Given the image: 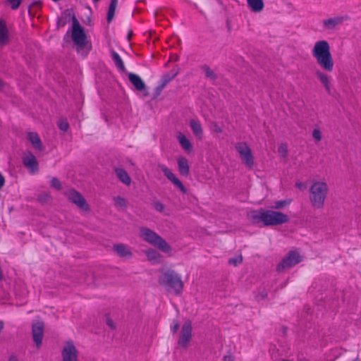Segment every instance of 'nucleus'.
<instances>
[{
    "label": "nucleus",
    "mask_w": 361,
    "mask_h": 361,
    "mask_svg": "<svg viewBox=\"0 0 361 361\" xmlns=\"http://www.w3.org/2000/svg\"><path fill=\"white\" fill-rule=\"evenodd\" d=\"M66 35H70L78 53L87 56L92 49V43L84 27L74 16H72V25L68 30Z\"/></svg>",
    "instance_id": "f257e3e1"
},
{
    "label": "nucleus",
    "mask_w": 361,
    "mask_h": 361,
    "mask_svg": "<svg viewBox=\"0 0 361 361\" xmlns=\"http://www.w3.org/2000/svg\"><path fill=\"white\" fill-rule=\"evenodd\" d=\"M311 54L323 70L327 72H331L334 70V61L330 44L326 40L317 41L313 45Z\"/></svg>",
    "instance_id": "f03ea898"
},
{
    "label": "nucleus",
    "mask_w": 361,
    "mask_h": 361,
    "mask_svg": "<svg viewBox=\"0 0 361 361\" xmlns=\"http://www.w3.org/2000/svg\"><path fill=\"white\" fill-rule=\"evenodd\" d=\"M248 218L253 224H262L264 226L281 224L288 220V216L283 213L263 209L250 212Z\"/></svg>",
    "instance_id": "7ed1b4c3"
},
{
    "label": "nucleus",
    "mask_w": 361,
    "mask_h": 361,
    "mask_svg": "<svg viewBox=\"0 0 361 361\" xmlns=\"http://www.w3.org/2000/svg\"><path fill=\"white\" fill-rule=\"evenodd\" d=\"M328 190V185L324 181H316L312 183L310 188V200L314 208L323 207Z\"/></svg>",
    "instance_id": "20e7f679"
},
{
    "label": "nucleus",
    "mask_w": 361,
    "mask_h": 361,
    "mask_svg": "<svg viewBox=\"0 0 361 361\" xmlns=\"http://www.w3.org/2000/svg\"><path fill=\"white\" fill-rule=\"evenodd\" d=\"M159 281L161 284L166 286L175 294L179 295L183 291V283L180 277L173 271H167L159 277Z\"/></svg>",
    "instance_id": "39448f33"
},
{
    "label": "nucleus",
    "mask_w": 361,
    "mask_h": 361,
    "mask_svg": "<svg viewBox=\"0 0 361 361\" xmlns=\"http://www.w3.org/2000/svg\"><path fill=\"white\" fill-rule=\"evenodd\" d=\"M140 233L141 237L144 240L158 247L162 252L169 253L171 251L169 245L155 232L149 228H142L140 230Z\"/></svg>",
    "instance_id": "423d86ee"
},
{
    "label": "nucleus",
    "mask_w": 361,
    "mask_h": 361,
    "mask_svg": "<svg viewBox=\"0 0 361 361\" xmlns=\"http://www.w3.org/2000/svg\"><path fill=\"white\" fill-rule=\"evenodd\" d=\"M235 149L240 154L242 161L249 168L254 165V158L252 151L245 142H238L235 145Z\"/></svg>",
    "instance_id": "0eeeda50"
},
{
    "label": "nucleus",
    "mask_w": 361,
    "mask_h": 361,
    "mask_svg": "<svg viewBox=\"0 0 361 361\" xmlns=\"http://www.w3.org/2000/svg\"><path fill=\"white\" fill-rule=\"evenodd\" d=\"M302 257L300 253L295 250H292L288 252L282 262L279 264L278 269L282 271L286 269H290L295 264L302 261Z\"/></svg>",
    "instance_id": "6e6552de"
},
{
    "label": "nucleus",
    "mask_w": 361,
    "mask_h": 361,
    "mask_svg": "<svg viewBox=\"0 0 361 361\" xmlns=\"http://www.w3.org/2000/svg\"><path fill=\"white\" fill-rule=\"evenodd\" d=\"M78 350L71 341H66L61 351L62 361H78Z\"/></svg>",
    "instance_id": "1a4fd4ad"
},
{
    "label": "nucleus",
    "mask_w": 361,
    "mask_h": 361,
    "mask_svg": "<svg viewBox=\"0 0 361 361\" xmlns=\"http://www.w3.org/2000/svg\"><path fill=\"white\" fill-rule=\"evenodd\" d=\"M191 338L192 324L190 321H187L182 326L180 337L178 339V345L181 347L186 348L189 344Z\"/></svg>",
    "instance_id": "9d476101"
},
{
    "label": "nucleus",
    "mask_w": 361,
    "mask_h": 361,
    "mask_svg": "<svg viewBox=\"0 0 361 361\" xmlns=\"http://www.w3.org/2000/svg\"><path fill=\"white\" fill-rule=\"evenodd\" d=\"M345 19L346 17L343 16H336L328 18L323 20L322 25L326 30H334L338 25L342 24Z\"/></svg>",
    "instance_id": "9b49d317"
},
{
    "label": "nucleus",
    "mask_w": 361,
    "mask_h": 361,
    "mask_svg": "<svg viewBox=\"0 0 361 361\" xmlns=\"http://www.w3.org/2000/svg\"><path fill=\"white\" fill-rule=\"evenodd\" d=\"M43 332L44 324L42 322H35L32 325V336L34 342L37 347L42 344Z\"/></svg>",
    "instance_id": "f8f14e48"
},
{
    "label": "nucleus",
    "mask_w": 361,
    "mask_h": 361,
    "mask_svg": "<svg viewBox=\"0 0 361 361\" xmlns=\"http://www.w3.org/2000/svg\"><path fill=\"white\" fill-rule=\"evenodd\" d=\"M161 169L164 174L170 180L177 188H178L183 193L186 192V188L183 183L176 177L172 171L166 166H161Z\"/></svg>",
    "instance_id": "ddd939ff"
},
{
    "label": "nucleus",
    "mask_w": 361,
    "mask_h": 361,
    "mask_svg": "<svg viewBox=\"0 0 361 361\" xmlns=\"http://www.w3.org/2000/svg\"><path fill=\"white\" fill-rule=\"evenodd\" d=\"M68 198L82 209H87V204L80 193L75 190H70L68 193Z\"/></svg>",
    "instance_id": "4468645a"
},
{
    "label": "nucleus",
    "mask_w": 361,
    "mask_h": 361,
    "mask_svg": "<svg viewBox=\"0 0 361 361\" xmlns=\"http://www.w3.org/2000/svg\"><path fill=\"white\" fill-rule=\"evenodd\" d=\"M23 164L30 169L32 173H34L38 169V164L35 157L31 154L27 153L23 157Z\"/></svg>",
    "instance_id": "2eb2a0df"
},
{
    "label": "nucleus",
    "mask_w": 361,
    "mask_h": 361,
    "mask_svg": "<svg viewBox=\"0 0 361 361\" xmlns=\"http://www.w3.org/2000/svg\"><path fill=\"white\" fill-rule=\"evenodd\" d=\"M316 76L322 85L324 87L325 90L328 92H331V78L326 73L322 71H317L316 72Z\"/></svg>",
    "instance_id": "dca6fc26"
},
{
    "label": "nucleus",
    "mask_w": 361,
    "mask_h": 361,
    "mask_svg": "<svg viewBox=\"0 0 361 361\" xmlns=\"http://www.w3.org/2000/svg\"><path fill=\"white\" fill-rule=\"evenodd\" d=\"M128 79L137 90H145V84L138 75L130 73L128 74Z\"/></svg>",
    "instance_id": "f3484780"
},
{
    "label": "nucleus",
    "mask_w": 361,
    "mask_h": 361,
    "mask_svg": "<svg viewBox=\"0 0 361 361\" xmlns=\"http://www.w3.org/2000/svg\"><path fill=\"white\" fill-rule=\"evenodd\" d=\"M177 140L183 149L187 153H190L192 150V145L188 138L182 133H178Z\"/></svg>",
    "instance_id": "a211bd4d"
},
{
    "label": "nucleus",
    "mask_w": 361,
    "mask_h": 361,
    "mask_svg": "<svg viewBox=\"0 0 361 361\" xmlns=\"http://www.w3.org/2000/svg\"><path fill=\"white\" fill-rule=\"evenodd\" d=\"M178 171L180 175L188 176L189 173V164L188 161L183 157H179L177 159Z\"/></svg>",
    "instance_id": "6ab92c4d"
},
{
    "label": "nucleus",
    "mask_w": 361,
    "mask_h": 361,
    "mask_svg": "<svg viewBox=\"0 0 361 361\" xmlns=\"http://www.w3.org/2000/svg\"><path fill=\"white\" fill-rule=\"evenodd\" d=\"M27 138L30 142L34 148L37 149H42V142L37 133L30 132L27 135Z\"/></svg>",
    "instance_id": "aec40b11"
},
{
    "label": "nucleus",
    "mask_w": 361,
    "mask_h": 361,
    "mask_svg": "<svg viewBox=\"0 0 361 361\" xmlns=\"http://www.w3.org/2000/svg\"><path fill=\"white\" fill-rule=\"evenodd\" d=\"M248 6L254 12H260L264 8L262 0H247Z\"/></svg>",
    "instance_id": "412c9836"
},
{
    "label": "nucleus",
    "mask_w": 361,
    "mask_h": 361,
    "mask_svg": "<svg viewBox=\"0 0 361 361\" xmlns=\"http://www.w3.org/2000/svg\"><path fill=\"white\" fill-rule=\"evenodd\" d=\"M8 42V31L6 24L0 21V45H4Z\"/></svg>",
    "instance_id": "4be33fe9"
},
{
    "label": "nucleus",
    "mask_w": 361,
    "mask_h": 361,
    "mask_svg": "<svg viewBox=\"0 0 361 361\" xmlns=\"http://www.w3.org/2000/svg\"><path fill=\"white\" fill-rule=\"evenodd\" d=\"M114 250L121 257H128L130 256L131 254L129 248L127 246L122 244L114 245Z\"/></svg>",
    "instance_id": "5701e85b"
},
{
    "label": "nucleus",
    "mask_w": 361,
    "mask_h": 361,
    "mask_svg": "<svg viewBox=\"0 0 361 361\" xmlns=\"http://www.w3.org/2000/svg\"><path fill=\"white\" fill-rule=\"evenodd\" d=\"M190 126L194 134L197 137H201L202 135V129L200 123L196 120H191L190 122Z\"/></svg>",
    "instance_id": "b1692460"
},
{
    "label": "nucleus",
    "mask_w": 361,
    "mask_h": 361,
    "mask_svg": "<svg viewBox=\"0 0 361 361\" xmlns=\"http://www.w3.org/2000/svg\"><path fill=\"white\" fill-rule=\"evenodd\" d=\"M147 257L149 260L154 263H158L161 261V256L160 254L154 250H149L146 252Z\"/></svg>",
    "instance_id": "393cba45"
},
{
    "label": "nucleus",
    "mask_w": 361,
    "mask_h": 361,
    "mask_svg": "<svg viewBox=\"0 0 361 361\" xmlns=\"http://www.w3.org/2000/svg\"><path fill=\"white\" fill-rule=\"evenodd\" d=\"M116 176L125 184L129 185L130 183V178L128 174L122 169H117L116 170Z\"/></svg>",
    "instance_id": "a878e982"
},
{
    "label": "nucleus",
    "mask_w": 361,
    "mask_h": 361,
    "mask_svg": "<svg viewBox=\"0 0 361 361\" xmlns=\"http://www.w3.org/2000/svg\"><path fill=\"white\" fill-rule=\"evenodd\" d=\"M117 4H118V0H111V4L109 6L108 14H107V20L109 22H110L114 16V13H115V11H116Z\"/></svg>",
    "instance_id": "bb28decb"
},
{
    "label": "nucleus",
    "mask_w": 361,
    "mask_h": 361,
    "mask_svg": "<svg viewBox=\"0 0 361 361\" xmlns=\"http://www.w3.org/2000/svg\"><path fill=\"white\" fill-rule=\"evenodd\" d=\"M111 56L117 68L121 71H123L125 68L124 64L118 54H117L115 51H113L111 54Z\"/></svg>",
    "instance_id": "cd10ccee"
},
{
    "label": "nucleus",
    "mask_w": 361,
    "mask_h": 361,
    "mask_svg": "<svg viewBox=\"0 0 361 361\" xmlns=\"http://www.w3.org/2000/svg\"><path fill=\"white\" fill-rule=\"evenodd\" d=\"M57 125L59 128L63 132L67 131L69 128L68 121L63 118H61L60 120H59Z\"/></svg>",
    "instance_id": "c85d7f7f"
},
{
    "label": "nucleus",
    "mask_w": 361,
    "mask_h": 361,
    "mask_svg": "<svg viewBox=\"0 0 361 361\" xmlns=\"http://www.w3.org/2000/svg\"><path fill=\"white\" fill-rule=\"evenodd\" d=\"M290 202L291 201L290 200L277 201L274 203V205L272 207L274 209H281L288 205L290 203Z\"/></svg>",
    "instance_id": "c756f323"
},
{
    "label": "nucleus",
    "mask_w": 361,
    "mask_h": 361,
    "mask_svg": "<svg viewBox=\"0 0 361 361\" xmlns=\"http://www.w3.org/2000/svg\"><path fill=\"white\" fill-rule=\"evenodd\" d=\"M243 261V257L241 255H237L233 258L229 259V264L236 266L240 264Z\"/></svg>",
    "instance_id": "7c9ffc66"
},
{
    "label": "nucleus",
    "mask_w": 361,
    "mask_h": 361,
    "mask_svg": "<svg viewBox=\"0 0 361 361\" xmlns=\"http://www.w3.org/2000/svg\"><path fill=\"white\" fill-rule=\"evenodd\" d=\"M312 136L317 141H320L322 140V133L319 129H314L312 133Z\"/></svg>",
    "instance_id": "2f4dec72"
},
{
    "label": "nucleus",
    "mask_w": 361,
    "mask_h": 361,
    "mask_svg": "<svg viewBox=\"0 0 361 361\" xmlns=\"http://www.w3.org/2000/svg\"><path fill=\"white\" fill-rule=\"evenodd\" d=\"M114 202L116 205L120 207H124L126 205L125 200L121 197H115Z\"/></svg>",
    "instance_id": "473e14b6"
},
{
    "label": "nucleus",
    "mask_w": 361,
    "mask_h": 361,
    "mask_svg": "<svg viewBox=\"0 0 361 361\" xmlns=\"http://www.w3.org/2000/svg\"><path fill=\"white\" fill-rule=\"evenodd\" d=\"M287 146L285 144H281L279 147V152L282 155V156H286V154H287Z\"/></svg>",
    "instance_id": "72a5a7b5"
},
{
    "label": "nucleus",
    "mask_w": 361,
    "mask_h": 361,
    "mask_svg": "<svg viewBox=\"0 0 361 361\" xmlns=\"http://www.w3.org/2000/svg\"><path fill=\"white\" fill-rule=\"evenodd\" d=\"M22 0H9V2L11 3V8L13 9H16L18 8L21 3Z\"/></svg>",
    "instance_id": "f704fd0d"
},
{
    "label": "nucleus",
    "mask_w": 361,
    "mask_h": 361,
    "mask_svg": "<svg viewBox=\"0 0 361 361\" xmlns=\"http://www.w3.org/2000/svg\"><path fill=\"white\" fill-rule=\"evenodd\" d=\"M51 185L54 188H55L56 189H59L60 188V185H60V182L56 178H53L51 179Z\"/></svg>",
    "instance_id": "c9c22d12"
},
{
    "label": "nucleus",
    "mask_w": 361,
    "mask_h": 361,
    "mask_svg": "<svg viewBox=\"0 0 361 361\" xmlns=\"http://www.w3.org/2000/svg\"><path fill=\"white\" fill-rule=\"evenodd\" d=\"M178 329V324L176 321H174L171 326V330L173 334H175L177 332Z\"/></svg>",
    "instance_id": "e433bc0d"
},
{
    "label": "nucleus",
    "mask_w": 361,
    "mask_h": 361,
    "mask_svg": "<svg viewBox=\"0 0 361 361\" xmlns=\"http://www.w3.org/2000/svg\"><path fill=\"white\" fill-rule=\"evenodd\" d=\"M154 207L159 212H162L164 209V206L161 202H156L154 204Z\"/></svg>",
    "instance_id": "4c0bfd02"
},
{
    "label": "nucleus",
    "mask_w": 361,
    "mask_h": 361,
    "mask_svg": "<svg viewBox=\"0 0 361 361\" xmlns=\"http://www.w3.org/2000/svg\"><path fill=\"white\" fill-rule=\"evenodd\" d=\"M204 73L207 77H212L214 75L213 71L207 67L204 68Z\"/></svg>",
    "instance_id": "58836bf2"
},
{
    "label": "nucleus",
    "mask_w": 361,
    "mask_h": 361,
    "mask_svg": "<svg viewBox=\"0 0 361 361\" xmlns=\"http://www.w3.org/2000/svg\"><path fill=\"white\" fill-rule=\"evenodd\" d=\"M4 177L0 174V188L4 185Z\"/></svg>",
    "instance_id": "ea45409f"
},
{
    "label": "nucleus",
    "mask_w": 361,
    "mask_h": 361,
    "mask_svg": "<svg viewBox=\"0 0 361 361\" xmlns=\"http://www.w3.org/2000/svg\"><path fill=\"white\" fill-rule=\"evenodd\" d=\"M296 186L300 190H302V188H304V185L302 183H297Z\"/></svg>",
    "instance_id": "a19ab883"
},
{
    "label": "nucleus",
    "mask_w": 361,
    "mask_h": 361,
    "mask_svg": "<svg viewBox=\"0 0 361 361\" xmlns=\"http://www.w3.org/2000/svg\"><path fill=\"white\" fill-rule=\"evenodd\" d=\"M224 361H233V360L231 356H225L224 358Z\"/></svg>",
    "instance_id": "79ce46f5"
},
{
    "label": "nucleus",
    "mask_w": 361,
    "mask_h": 361,
    "mask_svg": "<svg viewBox=\"0 0 361 361\" xmlns=\"http://www.w3.org/2000/svg\"><path fill=\"white\" fill-rule=\"evenodd\" d=\"M8 361H18V359L16 357L13 356L9 358Z\"/></svg>",
    "instance_id": "37998d69"
},
{
    "label": "nucleus",
    "mask_w": 361,
    "mask_h": 361,
    "mask_svg": "<svg viewBox=\"0 0 361 361\" xmlns=\"http://www.w3.org/2000/svg\"><path fill=\"white\" fill-rule=\"evenodd\" d=\"M108 325L111 326V327L113 326L112 322H110V321H108Z\"/></svg>",
    "instance_id": "c03bdc74"
},
{
    "label": "nucleus",
    "mask_w": 361,
    "mask_h": 361,
    "mask_svg": "<svg viewBox=\"0 0 361 361\" xmlns=\"http://www.w3.org/2000/svg\"><path fill=\"white\" fill-rule=\"evenodd\" d=\"M215 130L217 132H221L220 128H216Z\"/></svg>",
    "instance_id": "a18cd8bd"
},
{
    "label": "nucleus",
    "mask_w": 361,
    "mask_h": 361,
    "mask_svg": "<svg viewBox=\"0 0 361 361\" xmlns=\"http://www.w3.org/2000/svg\"><path fill=\"white\" fill-rule=\"evenodd\" d=\"M2 85V82L0 80V88L1 87Z\"/></svg>",
    "instance_id": "49530a36"
}]
</instances>
